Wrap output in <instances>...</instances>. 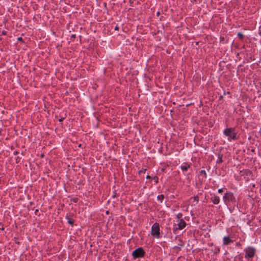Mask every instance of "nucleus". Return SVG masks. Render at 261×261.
Returning <instances> with one entry per match:
<instances>
[{"mask_svg": "<svg viewBox=\"0 0 261 261\" xmlns=\"http://www.w3.org/2000/svg\"><path fill=\"white\" fill-rule=\"evenodd\" d=\"M224 134L228 137V140L237 139V133L234 128H228L224 130Z\"/></svg>", "mask_w": 261, "mask_h": 261, "instance_id": "nucleus-1", "label": "nucleus"}, {"mask_svg": "<svg viewBox=\"0 0 261 261\" xmlns=\"http://www.w3.org/2000/svg\"><path fill=\"white\" fill-rule=\"evenodd\" d=\"M179 216L181 217V215L179 214L177 216L178 219L176 221V225L177 226V227H176V229H182L184 228L185 227L186 225V223L182 219H179Z\"/></svg>", "mask_w": 261, "mask_h": 261, "instance_id": "nucleus-2", "label": "nucleus"}, {"mask_svg": "<svg viewBox=\"0 0 261 261\" xmlns=\"http://www.w3.org/2000/svg\"><path fill=\"white\" fill-rule=\"evenodd\" d=\"M151 234L153 236L158 237L160 234L159 225L158 223L154 224L151 228Z\"/></svg>", "mask_w": 261, "mask_h": 261, "instance_id": "nucleus-3", "label": "nucleus"}, {"mask_svg": "<svg viewBox=\"0 0 261 261\" xmlns=\"http://www.w3.org/2000/svg\"><path fill=\"white\" fill-rule=\"evenodd\" d=\"M144 252L143 250L140 248L135 250L133 252L132 255L135 258H137L143 256L144 255Z\"/></svg>", "mask_w": 261, "mask_h": 261, "instance_id": "nucleus-4", "label": "nucleus"}, {"mask_svg": "<svg viewBox=\"0 0 261 261\" xmlns=\"http://www.w3.org/2000/svg\"><path fill=\"white\" fill-rule=\"evenodd\" d=\"M234 199V197L231 193H227L223 196V200L226 203L228 201H232Z\"/></svg>", "mask_w": 261, "mask_h": 261, "instance_id": "nucleus-5", "label": "nucleus"}, {"mask_svg": "<svg viewBox=\"0 0 261 261\" xmlns=\"http://www.w3.org/2000/svg\"><path fill=\"white\" fill-rule=\"evenodd\" d=\"M254 249L251 247H248L246 249V255L249 257H252L254 256Z\"/></svg>", "mask_w": 261, "mask_h": 261, "instance_id": "nucleus-6", "label": "nucleus"}, {"mask_svg": "<svg viewBox=\"0 0 261 261\" xmlns=\"http://www.w3.org/2000/svg\"><path fill=\"white\" fill-rule=\"evenodd\" d=\"M180 168L183 172H186L190 168V165L188 164H184L181 166Z\"/></svg>", "mask_w": 261, "mask_h": 261, "instance_id": "nucleus-7", "label": "nucleus"}, {"mask_svg": "<svg viewBox=\"0 0 261 261\" xmlns=\"http://www.w3.org/2000/svg\"><path fill=\"white\" fill-rule=\"evenodd\" d=\"M212 200L213 201V202L214 204H218L220 202V198L219 197L215 196L212 198Z\"/></svg>", "mask_w": 261, "mask_h": 261, "instance_id": "nucleus-8", "label": "nucleus"}, {"mask_svg": "<svg viewBox=\"0 0 261 261\" xmlns=\"http://www.w3.org/2000/svg\"><path fill=\"white\" fill-rule=\"evenodd\" d=\"M230 242H231V240H230V239L229 238V237H225L223 238V243H224V244H225V245H227V244H228Z\"/></svg>", "mask_w": 261, "mask_h": 261, "instance_id": "nucleus-9", "label": "nucleus"}, {"mask_svg": "<svg viewBox=\"0 0 261 261\" xmlns=\"http://www.w3.org/2000/svg\"><path fill=\"white\" fill-rule=\"evenodd\" d=\"M238 36L240 38L242 39L244 37V35L241 33L239 32L238 33Z\"/></svg>", "mask_w": 261, "mask_h": 261, "instance_id": "nucleus-10", "label": "nucleus"}, {"mask_svg": "<svg viewBox=\"0 0 261 261\" xmlns=\"http://www.w3.org/2000/svg\"><path fill=\"white\" fill-rule=\"evenodd\" d=\"M158 198L161 201L164 198V196L163 195H161L158 196Z\"/></svg>", "mask_w": 261, "mask_h": 261, "instance_id": "nucleus-11", "label": "nucleus"}, {"mask_svg": "<svg viewBox=\"0 0 261 261\" xmlns=\"http://www.w3.org/2000/svg\"><path fill=\"white\" fill-rule=\"evenodd\" d=\"M68 223L71 224V225H73V220H71L70 219H69L68 220Z\"/></svg>", "mask_w": 261, "mask_h": 261, "instance_id": "nucleus-12", "label": "nucleus"}, {"mask_svg": "<svg viewBox=\"0 0 261 261\" xmlns=\"http://www.w3.org/2000/svg\"><path fill=\"white\" fill-rule=\"evenodd\" d=\"M17 40L20 41H22V38L21 37H18L17 38Z\"/></svg>", "mask_w": 261, "mask_h": 261, "instance_id": "nucleus-13", "label": "nucleus"}, {"mask_svg": "<svg viewBox=\"0 0 261 261\" xmlns=\"http://www.w3.org/2000/svg\"><path fill=\"white\" fill-rule=\"evenodd\" d=\"M223 192V189H220L218 190V192L219 193H222Z\"/></svg>", "mask_w": 261, "mask_h": 261, "instance_id": "nucleus-14", "label": "nucleus"}, {"mask_svg": "<svg viewBox=\"0 0 261 261\" xmlns=\"http://www.w3.org/2000/svg\"><path fill=\"white\" fill-rule=\"evenodd\" d=\"M6 32H5V31H3V32H2V34H3V35H6Z\"/></svg>", "mask_w": 261, "mask_h": 261, "instance_id": "nucleus-15", "label": "nucleus"}, {"mask_svg": "<svg viewBox=\"0 0 261 261\" xmlns=\"http://www.w3.org/2000/svg\"><path fill=\"white\" fill-rule=\"evenodd\" d=\"M201 172H202V173H205V171H203V170H202V171H201Z\"/></svg>", "mask_w": 261, "mask_h": 261, "instance_id": "nucleus-16", "label": "nucleus"}, {"mask_svg": "<svg viewBox=\"0 0 261 261\" xmlns=\"http://www.w3.org/2000/svg\"><path fill=\"white\" fill-rule=\"evenodd\" d=\"M201 172H202V173H205V171H203V170H202V171H201Z\"/></svg>", "mask_w": 261, "mask_h": 261, "instance_id": "nucleus-17", "label": "nucleus"}, {"mask_svg": "<svg viewBox=\"0 0 261 261\" xmlns=\"http://www.w3.org/2000/svg\"><path fill=\"white\" fill-rule=\"evenodd\" d=\"M118 29V27H116L115 29V30H117Z\"/></svg>", "mask_w": 261, "mask_h": 261, "instance_id": "nucleus-18", "label": "nucleus"}, {"mask_svg": "<svg viewBox=\"0 0 261 261\" xmlns=\"http://www.w3.org/2000/svg\"><path fill=\"white\" fill-rule=\"evenodd\" d=\"M147 178H150V176H149V175H147Z\"/></svg>", "mask_w": 261, "mask_h": 261, "instance_id": "nucleus-19", "label": "nucleus"}, {"mask_svg": "<svg viewBox=\"0 0 261 261\" xmlns=\"http://www.w3.org/2000/svg\"><path fill=\"white\" fill-rule=\"evenodd\" d=\"M157 15H159V12H158V13H157Z\"/></svg>", "mask_w": 261, "mask_h": 261, "instance_id": "nucleus-20", "label": "nucleus"}]
</instances>
